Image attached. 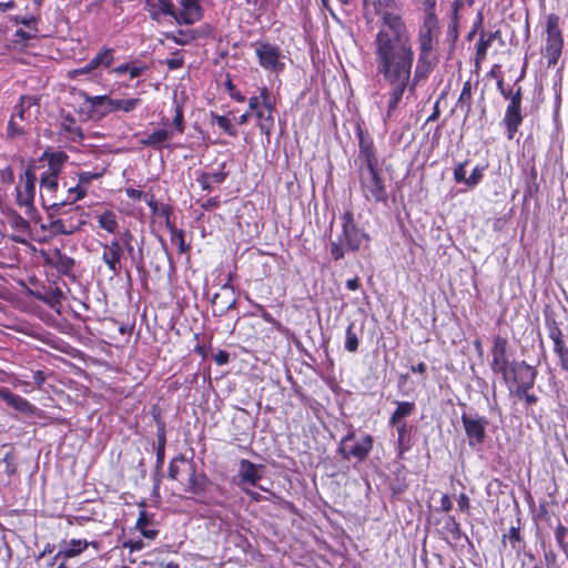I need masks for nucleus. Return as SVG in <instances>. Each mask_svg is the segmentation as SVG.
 <instances>
[{"label": "nucleus", "mask_w": 568, "mask_h": 568, "mask_svg": "<svg viewBox=\"0 0 568 568\" xmlns=\"http://www.w3.org/2000/svg\"><path fill=\"white\" fill-rule=\"evenodd\" d=\"M386 27L378 30L373 40L375 75L378 83L388 88L384 94L386 112L384 121L392 119L398 109L406 90L413 92L417 83L426 80L434 70L436 61L432 53L418 51L413 74L415 53L409 31L403 20L388 16Z\"/></svg>", "instance_id": "1"}, {"label": "nucleus", "mask_w": 568, "mask_h": 568, "mask_svg": "<svg viewBox=\"0 0 568 568\" xmlns=\"http://www.w3.org/2000/svg\"><path fill=\"white\" fill-rule=\"evenodd\" d=\"M341 229L329 242V252L335 261L344 258L348 253H356L366 246L371 237L355 222L352 211H345L339 216Z\"/></svg>", "instance_id": "2"}, {"label": "nucleus", "mask_w": 568, "mask_h": 568, "mask_svg": "<svg viewBox=\"0 0 568 568\" xmlns=\"http://www.w3.org/2000/svg\"><path fill=\"white\" fill-rule=\"evenodd\" d=\"M22 184L16 187L17 191V204L20 207H24V213L34 222L40 221V214L34 206L36 196V182L37 176L34 173V165L29 164L24 173L20 178Z\"/></svg>", "instance_id": "3"}, {"label": "nucleus", "mask_w": 568, "mask_h": 568, "mask_svg": "<svg viewBox=\"0 0 568 568\" xmlns=\"http://www.w3.org/2000/svg\"><path fill=\"white\" fill-rule=\"evenodd\" d=\"M251 45L257 57L258 64L264 70L275 73L282 72L284 70V54L278 45L263 40H257Z\"/></svg>", "instance_id": "4"}, {"label": "nucleus", "mask_w": 568, "mask_h": 568, "mask_svg": "<svg viewBox=\"0 0 568 568\" xmlns=\"http://www.w3.org/2000/svg\"><path fill=\"white\" fill-rule=\"evenodd\" d=\"M362 194L366 201L385 203L387 201L386 186L381 178V169L358 172Z\"/></svg>", "instance_id": "5"}, {"label": "nucleus", "mask_w": 568, "mask_h": 568, "mask_svg": "<svg viewBox=\"0 0 568 568\" xmlns=\"http://www.w3.org/2000/svg\"><path fill=\"white\" fill-rule=\"evenodd\" d=\"M546 45L544 55L547 59L548 67L557 64L562 51V37L559 28V18L556 14H549L546 20Z\"/></svg>", "instance_id": "6"}, {"label": "nucleus", "mask_w": 568, "mask_h": 568, "mask_svg": "<svg viewBox=\"0 0 568 568\" xmlns=\"http://www.w3.org/2000/svg\"><path fill=\"white\" fill-rule=\"evenodd\" d=\"M424 11V20L418 29L417 34L418 51L433 53L436 49L438 37L440 33L438 27V19L434 10L428 9Z\"/></svg>", "instance_id": "7"}, {"label": "nucleus", "mask_w": 568, "mask_h": 568, "mask_svg": "<svg viewBox=\"0 0 568 568\" xmlns=\"http://www.w3.org/2000/svg\"><path fill=\"white\" fill-rule=\"evenodd\" d=\"M356 134L358 138V172L381 169L376 149L371 135L361 126H357Z\"/></svg>", "instance_id": "8"}, {"label": "nucleus", "mask_w": 568, "mask_h": 568, "mask_svg": "<svg viewBox=\"0 0 568 568\" xmlns=\"http://www.w3.org/2000/svg\"><path fill=\"white\" fill-rule=\"evenodd\" d=\"M353 439L354 433L345 435L339 443L338 453L344 459L356 458L358 462L365 460L373 448V437L365 435L362 439L351 445Z\"/></svg>", "instance_id": "9"}, {"label": "nucleus", "mask_w": 568, "mask_h": 568, "mask_svg": "<svg viewBox=\"0 0 568 568\" xmlns=\"http://www.w3.org/2000/svg\"><path fill=\"white\" fill-rule=\"evenodd\" d=\"M501 95L509 100V105L506 110V114L504 118V122L507 126L508 138L513 139L516 133L518 125L521 123V114H520V103H521V89L518 87L516 91L510 89H505V93Z\"/></svg>", "instance_id": "10"}, {"label": "nucleus", "mask_w": 568, "mask_h": 568, "mask_svg": "<svg viewBox=\"0 0 568 568\" xmlns=\"http://www.w3.org/2000/svg\"><path fill=\"white\" fill-rule=\"evenodd\" d=\"M462 422L468 439V445L470 447L481 445L486 437V428L488 425L487 418L477 413L463 414Z\"/></svg>", "instance_id": "11"}, {"label": "nucleus", "mask_w": 568, "mask_h": 568, "mask_svg": "<svg viewBox=\"0 0 568 568\" xmlns=\"http://www.w3.org/2000/svg\"><path fill=\"white\" fill-rule=\"evenodd\" d=\"M265 466L254 464L248 459H241L236 475V485L243 490V487L258 486L263 477Z\"/></svg>", "instance_id": "12"}, {"label": "nucleus", "mask_w": 568, "mask_h": 568, "mask_svg": "<svg viewBox=\"0 0 568 568\" xmlns=\"http://www.w3.org/2000/svg\"><path fill=\"white\" fill-rule=\"evenodd\" d=\"M102 261L113 275H119L122 268L121 261L124 256V248L120 240L113 239L109 243H101Z\"/></svg>", "instance_id": "13"}, {"label": "nucleus", "mask_w": 568, "mask_h": 568, "mask_svg": "<svg viewBox=\"0 0 568 568\" xmlns=\"http://www.w3.org/2000/svg\"><path fill=\"white\" fill-rule=\"evenodd\" d=\"M58 179L40 178V194L44 207L60 209L68 204V200L58 196Z\"/></svg>", "instance_id": "14"}, {"label": "nucleus", "mask_w": 568, "mask_h": 568, "mask_svg": "<svg viewBox=\"0 0 568 568\" xmlns=\"http://www.w3.org/2000/svg\"><path fill=\"white\" fill-rule=\"evenodd\" d=\"M181 9L175 10L174 20L179 24L191 26L203 17L201 0H179Z\"/></svg>", "instance_id": "15"}, {"label": "nucleus", "mask_w": 568, "mask_h": 568, "mask_svg": "<svg viewBox=\"0 0 568 568\" xmlns=\"http://www.w3.org/2000/svg\"><path fill=\"white\" fill-rule=\"evenodd\" d=\"M85 213L73 214L65 219H57L50 223V231L52 234L58 235H72L85 224Z\"/></svg>", "instance_id": "16"}, {"label": "nucleus", "mask_w": 568, "mask_h": 568, "mask_svg": "<svg viewBox=\"0 0 568 568\" xmlns=\"http://www.w3.org/2000/svg\"><path fill=\"white\" fill-rule=\"evenodd\" d=\"M69 155L63 151H51L47 149L42 155L39 158V161H47L48 169L41 175V178H52L58 179L59 174L62 172L64 164L68 162Z\"/></svg>", "instance_id": "17"}, {"label": "nucleus", "mask_w": 568, "mask_h": 568, "mask_svg": "<svg viewBox=\"0 0 568 568\" xmlns=\"http://www.w3.org/2000/svg\"><path fill=\"white\" fill-rule=\"evenodd\" d=\"M506 345H507V342L505 338H501L500 336L495 337L491 368L494 372L500 373L505 379H508V378H510L511 372L508 367V359L506 356Z\"/></svg>", "instance_id": "18"}, {"label": "nucleus", "mask_w": 568, "mask_h": 568, "mask_svg": "<svg viewBox=\"0 0 568 568\" xmlns=\"http://www.w3.org/2000/svg\"><path fill=\"white\" fill-rule=\"evenodd\" d=\"M90 545L97 547V542L87 539H71L60 544L59 551L54 555V559H70L80 556Z\"/></svg>", "instance_id": "19"}, {"label": "nucleus", "mask_w": 568, "mask_h": 568, "mask_svg": "<svg viewBox=\"0 0 568 568\" xmlns=\"http://www.w3.org/2000/svg\"><path fill=\"white\" fill-rule=\"evenodd\" d=\"M144 9L152 20L160 21L163 16L174 18L175 8L172 0H145Z\"/></svg>", "instance_id": "20"}, {"label": "nucleus", "mask_w": 568, "mask_h": 568, "mask_svg": "<svg viewBox=\"0 0 568 568\" xmlns=\"http://www.w3.org/2000/svg\"><path fill=\"white\" fill-rule=\"evenodd\" d=\"M141 102L140 98L113 99L106 97L105 106L101 110V116L116 111H123L125 113L132 112L141 104Z\"/></svg>", "instance_id": "21"}, {"label": "nucleus", "mask_w": 568, "mask_h": 568, "mask_svg": "<svg viewBox=\"0 0 568 568\" xmlns=\"http://www.w3.org/2000/svg\"><path fill=\"white\" fill-rule=\"evenodd\" d=\"M393 0H363L364 10L366 13H376L382 18V26L378 30H383L386 27L385 18L388 16L396 17L403 20L400 16L388 10L389 3Z\"/></svg>", "instance_id": "22"}, {"label": "nucleus", "mask_w": 568, "mask_h": 568, "mask_svg": "<svg viewBox=\"0 0 568 568\" xmlns=\"http://www.w3.org/2000/svg\"><path fill=\"white\" fill-rule=\"evenodd\" d=\"M0 397L13 409L23 413L31 414L34 410V406L30 404L26 398L20 395L11 393L8 388L2 387Z\"/></svg>", "instance_id": "23"}, {"label": "nucleus", "mask_w": 568, "mask_h": 568, "mask_svg": "<svg viewBox=\"0 0 568 568\" xmlns=\"http://www.w3.org/2000/svg\"><path fill=\"white\" fill-rule=\"evenodd\" d=\"M173 136V131L166 129H159L143 138L140 143L144 146H152L155 150H161L164 143Z\"/></svg>", "instance_id": "24"}, {"label": "nucleus", "mask_w": 568, "mask_h": 568, "mask_svg": "<svg viewBox=\"0 0 568 568\" xmlns=\"http://www.w3.org/2000/svg\"><path fill=\"white\" fill-rule=\"evenodd\" d=\"M226 179V173L223 171L217 172H204L197 178V182L201 185V189L206 192L212 191L213 184H221Z\"/></svg>", "instance_id": "25"}, {"label": "nucleus", "mask_w": 568, "mask_h": 568, "mask_svg": "<svg viewBox=\"0 0 568 568\" xmlns=\"http://www.w3.org/2000/svg\"><path fill=\"white\" fill-rule=\"evenodd\" d=\"M146 204L151 209L152 214L163 217L165 221V226L172 224L171 222V212L172 207L169 204L159 203L153 195L150 199H146Z\"/></svg>", "instance_id": "26"}, {"label": "nucleus", "mask_w": 568, "mask_h": 568, "mask_svg": "<svg viewBox=\"0 0 568 568\" xmlns=\"http://www.w3.org/2000/svg\"><path fill=\"white\" fill-rule=\"evenodd\" d=\"M396 409L389 417V423L406 422L405 418L415 412V404L413 402H395Z\"/></svg>", "instance_id": "27"}, {"label": "nucleus", "mask_w": 568, "mask_h": 568, "mask_svg": "<svg viewBox=\"0 0 568 568\" xmlns=\"http://www.w3.org/2000/svg\"><path fill=\"white\" fill-rule=\"evenodd\" d=\"M98 224L108 233L114 234L118 231L119 223L114 212L106 210L101 214L95 215Z\"/></svg>", "instance_id": "28"}, {"label": "nucleus", "mask_w": 568, "mask_h": 568, "mask_svg": "<svg viewBox=\"0 0 568 568\" xmlns=\"http://www.w3.org/2000/svg\"><path fill=\"white\" fill-rule=\"evenodd\" d=\"M273 110H257L255 116L258 121L257 125L262 133L270 136L274 129V118L272 115Z\"/></svg>", "instance_id": "29"}, {"label": "nucleus", "mask_w": 568, "mask_h": 568, "mask_svg": "<svg viewBox=\"0 0 568 568\" xmlns=\"http://www.w3.org/2000/svg\"><path fill=\"white\" fill-rule=\"evenodd\" d=\"M546 328L548 332V337L554 343V351L561 348L566 346L564 339H562V333L557 326L556 322L548 316L546 317Z\"/></svg>", "instance_id": "30"}, {"label": "nucleus", "mask_w": 568, "mask_h": 568, "mask_svg": "<svg viewBox=\"0 0 568 568\" xmlns=\"http://www.w3.org/2000/svg\"><path fill=\"white\" fill-rule=\"evenodd\" d=\"M92 65L98 68H109L114 61V49L103 48L92 59Z\"/></svg>", "instance_id": "31"}, {"label": "nucleus", "mask_w": 568, "mask_h": 568, "mask_svg": "<svg viewBox=\"0 0 568 568\" xmlns=\"http://www.w3.org/2000/svg\"><path fill=\"white\" fill-rule=\"evenodd\" d=\"M497 33L498 32H493V33H489L488 36H486L485 33L480 34V38L477 42L476 57H475L477 64L481 60L485 59L487 49L491 44V42L497 38Z\"/></svg>", "instance_id": "32"}, {"label": "nucleus", "mask_w": 568, "mask_h": 568, "mask_svg": "<svg viewBox=\"0 0 568 568\" xmlns=\"http://www.w3.org/2000/svg\"><path fill=\"white\" fill-rule=\"evenodd\" d=\"M171 234V242L172 244L176 245L179 247V253L183 254L190 250V245L185 243L184 239V231L176 229L175 225L172 223L169 226H166Z\"/></svg>", "instance_id": "33"}, {"label": "nucleus", "mask_w": 568, "mask_h": 568, "mask_svg": "<svg viewBox=\"0 0 568 568\" xmlns=\"http://www.w3.org/2000/svg\"><path fill=\"white\" fill-rule=\"evenodd\" d=\"M165 38L168 40L173 41L176 44L186 45V44L191 43L195 39V36H194V33L191 30H182V29H180L176 32H168V33H165Z\"/></svg>", "instance_id": "34"}, {"label": "nucleus", "mask_w": 568, "mask_h": 568, "mask_svg": "<svg viewBox=\"0 0 568 568\" xmlns=\"http://www.w3.org/2000/svg\"><path fill=\"white\" fill-rule=\"evenodd\" d=\"M108 95H89L88 93H83V99L85 103L89 105L93 113H98L101 116V110L105 106Z\"/></svg>", "instance_id": "35"}, {"label": "nucleus", "mask_w": 568, "mask_h": 568, "mask_svg": "<svg viewBox=\"0 0 568 568\" xmlns=\"http://www.w3.org/2000/svg\"><path fill=\"white\" fill-rule=\"evenodd\" d=\"M54 266L59 272L68 274L72 271L74 266V260L65 254H61L60 252H58Z\"/></svg>", "instance_id": "36"}, {"label": "nucleus", "mask_w": 568, "mask_h": 568, "mask_svg": "<svg viewBox=\"0 0 568 568\" xmlns=\"http://www.w3.org/2000/svg\"><path fill=\"white\" fill-rule=\"evenodd\" d=\"M358 337L354 332V324H349L345 332V349L355 353L358 349Z\"/></svg>", "instance_id": "37"}, {"label": "nucleus", "mask_w": 568, "mask_h": 568, "mask_svg": "<svg viewBox=\"0 0 568 568\" xmlns=\"http://www.w3.org/2000/svg\"><path fill=\"white\" fill-rule=\"evenodd\" d=\"M36 104V99L31 97H22L20 99V103L16 106V112L12 115H16V120L24 121L27 119L26 112L31 105Z\"/></svg>", "instance_id": "38"}, {"label": "nucleus", "mask_w": 568, "mask_h": 568, "mask_svg": "<svg viewBox=\"0 0 568 568\" xmlns=\"http://www.w3.org/2000/svg\"><path fill=\"white\" fill-rule=\"evenodd\" d=\"M173 133L176 132L179 134H182L185 130L184 125V114H183V108L179 104H174V116H173Z\"/></svg>", "instance_id": "39"}, {"label": "nucleus", "mask_w": 568, "mask_h": 568, "mask_svg": "<svg viewBox=\"0 0 568 568\" xmlns=\"http://www.w3.org/2000/svg\"><path fill=\"white\" fill-rule=\"evenodd\" d=\"M190 468L191 473L187 480V490L192 491L193 494H200L204 490V484L197 479L194 466L191 465Z\"/></svg>", "instance_id": "40"}, {"label": "nucleus", "mask_w": 568, "mask_h": 568, "mask_svg": "<svg viewBox=\"0 0 568 568\" xmlns=\"http://www.w3.org/2000/svg\"><path fill=\"white\" fill-rule=\"evenodd\" d=\"M68 193L69 196L65 200H68V204H71L85 197L88 190L78 183L75 186L69 187Z\"/></svg>", "instance_id": "41"}, {"label": "nucleus", "mask_w": 568, "mask_h": 568, "mask_svg": "<svg viewBox=\"0 0 568 568\" xmlns=\"http://www.w3.org/2000/svg\"><path fill=\"white\" fill-rule=\"evenodd\" d=\"M467 164L468 160L456 164L454 168V180L458 184H465L468 186V176H466Z\"/></svg>", "instance_id": "42"}, {"label": "nucleus", "mask_w": 568, "mask_h": 568, "mask_svg": "<svg viewBox=\"0 0 568 568\" xmlns=\"http://www.w3.org/2000/svg\"><path fill=\"white\" fill-rule=\"evenodd\" d=\"M216 124L230 136H235L237 131L232 124L231 120L224 115H214Z\"/></svg>", "instance_id": "43"}, {"label": "nucleus", "mask_w": 568, "mask_h": 568, "mask_svg": "<svg viewBox=\"0 0 568 568\" xmlns=\"http://www.w3.org/2000/svg\"><path fill=\"white\" fill-rule=\"evenodd\" d=\"M397 430V444L400 450L404 449L405 438L408 434V425L406 422L389 423Z\"/></svg>", "instance_id": "44"}, {"label": "nucleus", "mask_w": 568, "mask_h": 568, "mask_svg": "<svg viewBox=\"0 0 568 568\" xmlns=\"http://www.w3.org/2000/svg\"><path fill=\"white\" fill-rule=\"evenodd\" d=\"M445 529L452 535L455 540H459L462 537V529L459 523L455 519V517L449 516L445 520Z\"/></svg>", "instance_id": "45"}, {"label": "nucleus", "mask_w": 568, "mask_h": 568, "mask_svg": "<svg viewBox=\"0 0 568 568\" xmlns=\"http://www.w3.org/2000/svg\"><path fill=\"white\" fill-rule=\"evenodd\" d=\"M10 223L17 231L28 233L30 230L29 222L18 213L11 214Z\"/></svg>", "instance_id": "46"}, {"label": "nucleus", "mask_w": 568, "mask_h": 568, "mask_svg": "<svg viewBox=\"0 0 568 568\" xmlns=\"http://www.w3.org/2000/svg\"><path fill=\"white\" fill-rule=\"evenodd\" d=\"M261 490H264L268 493V496H264L257 491H254L250 489L248 487H243V493L247 496H250L254 501L260 503L263 500H271L272 497H274V494L271 493L268 489L264 488L263 486H257Z\"/></svg>", "instance_id": "47"}, {"label": "nucleus", "mask_w": 568, "mask_h": 568, "mask_svg": "<svg viewBox=\"0 0 568 568\" xmlns=\"http://www.w3.org/2000/svg\"><path fill=\"white\" fill-rule=\"evenodd\" d=\"M470 100H471V87L470 82H466L462 89L457 103L463 108L466 106L467 110L470 109Z\"/></svg>", "instance_id": "48"}, {"label": "nucleus", "mask_w": 568, "mask_h": 568, "mask_svg": "<svg viewBox=\"0 0 568 568\" xmlns=\"http://www.w3.org/2000/svg\"><path fill=\"white\" fill-rule=\"evenodd\" d=\"M257 98L265 110H274L275 101L267 88H262Z\"/></svg>", "instance_id": "49"}, {"label": "nucleus", "mask_w": 568, "mask_h": 568, "mask_svg": "<svg viewBox=\"0 0 568 568\" xmlns=\"http://www.w3.org/2000/svg\"><path fill=\"white\" fill-rule=\"evenodd\" d=\"M485 166H475L468 176V187H475L480 183L484 176Z\"/></svg>", "instance_id": "50"}, {"label": "nucleus", "mask_w": 568, "mask_h": 568, "mask_svg": "<svg viewBox=\"0 0 568 568\" xmlns=\"http://www.w3.org/2000/svg\"><path fill=\"white\" fill-rule=\"evenodd\" d=\"M0 465H4V471L8 476H12L16 474L17 466L14 463L13 455L11 453H7L4 457L0 460Z\"/></svg>", "instance_id": "51"}, {"label": "nucleus", "mask_w": 568, "mask_h": 568, "mask_svg": "<svg viewBox=\"0 0 568 568\" xmlns=\"http://www.w3.org/2000/svg\"><path fill=\"white\" fill-rule=\"evenodd\" d=\"M102 176L101 172H80L78 174L79 183L82 186H85L90 184L93 180H98Z\"/></svg>", "instance_id": "52"}, {"label": "nucleus", "mask_w": 568, "mask_h": 568, "mask_svg": "<svg viewBox=\"0 0 568 568\" xmlns=\"http://www.w3.org/2000/svg\"><path fill=\"white\" fill-rule=\"evenodd\" d=\"M164 447H165V435H164V430L161 429V432L159 434V446L156 449L158 467H161L164 462Z\"/></svg>", "instance_id": "53"}, {"label": "nucleus", "mask_w": 568, "mask_h": 568, "mask_svg": "<svg viewBox=\"0 0 568 568\" xmlns=\"http://www.w3.org/2000/svg\"><path fill=\"white\" fill-rule=\"evenodd\" d=\"M122 247L124 248V253L126 252L128 255L131 257L132 262H136V268L138 270L142 268V263H143L142 248L139 250V258L136 261V256L134 254V248H133L132 243H125L124 245H122Z\"/></svg>", "instance_id": "54"}, {"label": "nucleus", "mask_w": 568, "mask_h": 568, "mask_svg": "<svg viewBox=\"0 0 568 568\" xmlns=\"http://www.w3.org/2000/svg\"><path fill=\"white\" fill-rule=\"evenodd\" d=\"M8 135L9 138H16L17 135H21L24 133V129L19 125L16 120V115H12L8 123Z\"/></svg>", "instance_id": "55"}, {"label": "nucleus", "mask_w": 568, "mask_h": 568, "mask_svg": "<svg viewBox=\"0 0 568 568\" xmlns=\"http://www.w3.org/2000/svg\"><path fill=\"white\" fill-rule=\"evenodd\" d=\"M153 521V516L149 515V513L145 509L140 510L139 517L135 524L136 529H142L144 527H148Z\"/></svg>", "instance_id": "56"}, {"label": "nucleus", "mask_w": 568, "mask_h": 568, "mask_svg": "<svg viewBox=\"0 0 568 568\" xmlns=\"http://www.w3.org/2000/svg\"><path fill=\"white\" fill-rule=\"evenodd\" d=\"M567 528L558 525L555 529V539L561 549H566Z\"/></svg>", "instance_id": "57"}, {"label": "nucleus", "mask_w": 568, "mask_h": 568, "mask_svg": "<svg viewBox=\"0 0 568 568\" xmlns=\"http://www.w3.org/2000/svg\"><path fill=\"white\" fill-rule=\"evenodd\" d=\"M176 460L185 462V458L183 456H181V457L174 458L170 462L168 475L171 479H176L178 474H179V467L176 465Z\"/></svg>", "instance_id": "58"}, {"label": "nucleus", "mask_w": 568, "mask_h": 568, "mask_svg": "<svg viewBox=\"0 0 568 568\" xmlns=\"http://www.w3.org/2000/svg\"><path fill=\"white\" fill-rule=\"evenodd\" d=\"M560 358L561 367L568 371V348L566 346L555 351Z\"/></svg>", "instance_id": "59"}, {"label": "nucleus", "mask_w": 568, "mask_h": 568, "mask_svg": "<svg viewBox=\"0 0 568 568\" xmlns=\"http://www.w3.org/2000/svg\"><path fill=\"white\" fill-rule=\"evenodd\" d=\"M254 307L256 310V313L260 314L265 322L274 323V317L267 311H265V308L261 304H254Z\"/></svg>", "instance_id": "60"}, {"label": "nucleus", "mask_w": 568, "mask_h": 568, "mask_svg": "<svg viewBox=\"0 0 568 568\" xmlns=\"http://www.w3.org/2000/svg\"><path fill=\"white\" fill-rule=\"evenodd\" d=\"M528 385L526 386L524 383L523 384H518V396L519 397H524L525 400L530 404L532 403V396L528 393Z\"/></svg>", "instance_id": "61"}, {"label": "nucleus", "mask_w": 568, "mask_h": 568, "mask_svg": "<svg viewBox=\"0 0 568 568\" xmlns=\"http://www.w3.org/2000/svg\"><path fill=\"white\" fill-rule=\"evenodd\" d=\"M214 361L217 365H225L230 361V354L226 351H219L214 356Z\"/></svg>", "instance_id": "62"}, {"label": "nucleus", "mask_w": 568, "mask_h": 568, "mask_svg": "<svg viewBox=\"0 0 568 568\" xmlns=\"http://www.w3.org/2000/svg\"><path fill=\"white\" fill-rule=\"evenodd\" d=\"M95 69L97 68L94 65H92V61L90 60L85 65H83L81 68H78V69H74L72 71V73L74 75L88 74V73H91Z\"/></svg>", "instance_id": "63"}, {"label": "nucleus", "mask_w": 568, "mask_h": 568, "mask_svg": "<svg viewBox=\"0 0 568 568\" xmlns=\"http://www.w3.org/2000/svg\"><path fill=\"white\" fill-rule=\"evenodd\" d=\"M457 504L462 511H467L469 509V498L466 494H460L458 496Z\"/></svg>", "instance_id": "64"}]
</instances>
